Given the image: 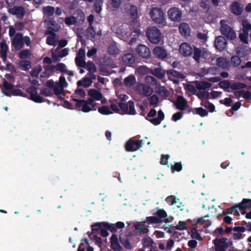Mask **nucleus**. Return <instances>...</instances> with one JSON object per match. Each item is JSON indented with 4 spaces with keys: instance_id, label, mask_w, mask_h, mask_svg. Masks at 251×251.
I'll return each instance as SVG.
<instances>
[{
    "instance_id": "obj_1",
    "label": "nucleus",
    "mask_w": 251,
    "mask_h": 251,
    "mask_svg": "<svg viewBox=\"0 0 251 251\" xmlns=\"http://www.w3.org/2000/svg\"><path fill=\"white\" fill-rule=\"evenodd\" d=\"M150 15L152 21L156 24L161 25L163 26L166 25L165 13L161 8L158 7L152 8L150 11Z\"/></svg>"
},
{
    "instance_id": "obj_2",
    "label": "nucleus",
    "mask_w": 251,
    "mask_h": 251,
    "mask_svg": "<svg viewBox=\"0 0 251 251\" xmlns=\"http://www.w3.org/2000/svg\"><path fill=\"white\" fill-rule=\"evenodd\" d=\"M220 32L222 35L227 39L233 40L236 38V34L233 29L227 24L226 20H221L220 22Z\"/></svg>"
},
{
    "instance_id": "obj_3",
    "label": "nucleus",
    "mask_w": 251,
    "mask_h": 251,
    "mask_svg": "<svg viewBox=\"0 0 251 251\" xmlns=\"http://www.w3.org/2000/svg\"><path fill=\"white\" fill-rule=\"evenodd\" d=\"M147 36L150 41L153 44H158L161 41L160 32L155 26H152L148 29Z\"/></svg>"
},
{
    "instance_id": "obj_4",
    "label": "nucleus",
    "mask_w": 251,
    "mask_h": 251,
    "mask_svg": "<svg viewBox=\"0 0 251 251\" xmlns=\"http://www.w3.org/2000/svg\"><path fill=\"white\" fill-rule=\"evenodd\" d=\"M213 243L216 247V251H226V249L232 245V242L226 238L215 239L213 241Z\"/></svg>"
},
{
    "instance_id": "obj_5",
    "label": "nucleus",
    "mask_w": 251,
    "mask_h": 251,
    "mask_svg": "<svg viewBox=\"0 0 251 251\" xmlns=\"http://www.w3.org/2000/svg\"><path fill=\"white\" fill-rule=\"evenodd\" d=\"M156 111L154 109L152 108L147 115L146 119L149 121L153 125H158L160 124L162 120H163L164 118V114L163 111L160 110L158 112V116L157 118L149 119V118L153 117L156 115Z\"/></svg>"
},
{
    "instance_id": "obj_6",
    "label": "nucleus",
    "mask_w": 251,
    "mask_h": 251,
    "mask_svg": "<svg viewBox=\"0 0 251 251\" xmlns=\"http://www.w3.org/2000/svg\"><path fill=\"white\" fill-rule=\"evenodd\" d=\"M133 33H134V35H133V37L131 38V39L129 41V44H131L135 41L136 37L138 36L140 33V30L136 29L131 33L129 29H126L119 33L120 38L125 41H127Z\"/></svg>"
},
{
    "instance_id": "obj_7",
    "label": "nucleus",
    "mask_w": 251,
    "mask_h": 251,
    "mask_svg": "<svg viewBox=\"0 0 251 251\" xmlns=\"http://www.w3.org/2000/svg\"><path fill=\"white\" fill-rule=\"evenodd\" d=\"M167 15L171 21L179 22L181 20L182 14L179 8L173 7L168 9Z\"/></svg>"
},
{
    "instance_id": "obj_8",
    "label": "nucleus",
    "mask_w": 251,
    "mask_h": 251,
    "mask_svg": "<svg viewBox=\"0 0 251 251\" xmlns=\"http://www.w3.org/2000/svg\"><path fill=\"white\" fill-rule=\"evenodd\" d=\"M26 91L30 94L29 99L35 102L42 103L44 101H46L47 100L49 103L50 102L49 100H44L43 98L38 94L37 88L34 86H30L27 88Z\"/></svg>"
},
{
    "instance_id": "obj_9",
    "label": "nucleus",
    "mask_w": 251,
    "mask_h": 251,
    "mask_svg": "<svg viewBox=\"0 0 251 251\" xmlns=\"http://www.w3.org/2000/svg\"><path fill=\"white\" fill-rule=\"evenodd\" d=\"M208 55V52L204 48H194L193 58L198 63L204 60Z\"/></svg>"
},
{
    "instance_id": "obj_10",
    "label": "nucleus",
    "mask_w": 251,
    "mask_h": 251,
    "mask_svg": "<svg viewBox=\"0 0 251 251\" xmlns=\"http://www.w3.org/2000/svg\"><path fill=\"white\" fill-rule=\"evenodd\" d=\"M11 45L16 50H19L24 48V42L22 33L20 32L16 33L11 41Z\"/></svg>"
},
{
    "instance_id": "obj_11",
    "label": "nucleus",
    "mask_w": 251,
    "mask_h": 251,
    "mask_svg": "<svg viewBox=\"0 0 251 251\" xmlns=\"http://www.w3.org/2000/svg\"><path fill=\"white\" fill-rule=\"evenodd\" d=\"M96 102L92 99L88 100H79V108L84 112H88L92 110H96Z\"/></svg>"
},
{
    "instance_id": "obj_12",
    "label": "nucleus",
    "mask_w": 251,
    "mask_h": 251,
    "mask_svg": "<svg viewBox=\"0 0 251 251\" xmlns=\"http://www.w3.org/2000/svg\"><path fill=\"white\" fill-rule=\"evenodd\" d=\"M179 53L183 57L191 56L194 52V49L188 43L184 42L181 43L179 47Z\"/></svg>"
},
{
    "instance_id": "obj_13",
    "label": "nucleus",
    "mask_w": 251,
    "mask_h": 251,
    "mask_svg": "<svg viewBox=\"0 0 251 251\" xmlns=\"http://www.w3.org/2000/svg\"><path fill=\"white\" fill-rule=\"evenodd\" d=\"M125 15L129 17L132 21H135L138 18V11L136 6L133 5H127L125 7V11L124 12Z\"/></svg>"
},
{
    "instance_id": "obj_14",
    "label": "nucleus",
    "mask_w": 251,
    "mask_h": 251,
    "mask_svg": "<svg viewBox=\"0 0 251 251\" xmlns=\"http://www.w3.org/2000/svg\"><path fill=\"white\" fill-rule=\"evenodd\" d=\"M8 12L13 15H16L17 18L21 20L23 19L25 14V9L22 6H14L13 7L9 8Z\"/></svg>"
},
{
    "instance_id": "obj_15",
    "label": "nucleus",
    "mask_w": 251,
    "mask_h": 251,
    "mask_svg": "<svg viewBox=\"0 0 251 251\" xmlns=\"http://www.w3.org/2000/svg\"><path fill=\"white\" fill-rule=\"evenodd\" d=\"M120 106L123 111V114L134 115L136 113L134 103L131 101H129L127 104H121Z\"/></svg>"
},
{
    "instance_id": "obj_16",
    "label": "nucleus",
    "mask_w": 251,
    "mask_h": 251,
    "mask_svg": "<svg viewBox=\"0 0 251 251\" xmlns=\"http://www.w3.org/2000/svg\"><path fill=\"white\" fill-rule=\"evenodd\" d=\"M142 146V140H129L127 142L126 150L127 151H134L139 150Z\"/></svg>"
},
{
    "instance_id": "obj_17",
    "label": "nucleus",
    "mask_w": 251,
    "mask_h": 251,
    "mask_svg": "<svg viewBox=\"0 0 251 251\" xmlns=\"http://www.w3.org/2000/svg\"><path fill=\"white\" fill-rule=\"evenodd\" d=\"M153 54L160 59L166 58L168 55L167 50L164 47L157 46L155 47L152 51Z\"/></svg>"
},
{
    "instance_id": "obj_18",
    "label": "nucleus",
    "mask_w": 251,
    "mask_h": 251,
    "mask_svg": "<svg viewBox=\"0 0 251 251\" xmlns=\"http://www.w3.org/2000/svg\"><path fill=\"white\" fill-rule=\"evenodd\" d=\"M69 49L65 48L62 50L56 51V49L54 51L51 52V56L54 62H58L60 60V58L64 57L68 54Z\"/></svg>"
},
{
    "instance_id": "obj_19",
    "label": "nucleus",
    "mask_w": 251,
    "mask_h": 251,
    "mask_svg": "<svg viewBox=\"0 0 251 251\" xmlns=\"http://www.w3.org/2000/svg\"><path fill=\"white\" fill-rule=\"evenodd\" d=\"M136 89L140 94L146 96H150L153 93V90L151 87L143 84L137 85Z\"/></svg>"
},
{
    "instance_id": "obj_20",
    "label": "nucleus",
    "mask_w": 251,
    "mask_h": 251,
    "mask_svg": "<svg viewBox=\"0 0 251 251\" xmlns=\"http://www.w3.org/2000/svg\"><path fill=\"white\" fill-rule=\"evenodd\" d=\"M136 52L139 55L144 58H148L151 55L149 49L143 45H140L137 47Z\"/></svg>"
},
{
    "instance_id": "obj_21",
    "label": "nucleus",
    "mask_w": 251,
    "mask_h": 251,
    "mask_svg": "<svg viewBox=\"0 0 251 251\" xmlns=\"http://www.w3.org/2000/svg\"><path fill=\"white\" fill-rule=\"evenodd\" d=\"M246 208H251V200L243 199L240 203L232 208L231 212L232 213H235L237 208L243 210Z\"/></svg>"
},
{
    "instance_id": "obj_22",
    "label": "nucleus",
    "mask_w": 251,
    "mask_h": 251,
    "mask_svg": "<svg viewBox=\"0 0 251 251\" xmlns=\"http://www.w3.org/2000/svg\"><path fill=\"white\" fill-rule=\"evenodd\" d=\"M215 46L220 50H223L226 46V39L222 36H218L215 41Z\"/></svg>"
},
{
    "instance_id": "obj_23",
    "label": "nucleus",
    "mask_w": 251,
    "mask_h": 251,
    "mask_svg": "<svg viewBox=\"0 0 251 251\" xmlns=\"http://www.w3.org/2000/svg\"><path fill=\"white\" fill-rule=\"evenodd\" d=\"M232 13L236 15H240L243 10V6L237 1L233 2L230 6Z\"/></svg>"
},
{
    "instance_id": "obj_24",
    "label": "nucleus",
    "mask_w": 251,
    "mask_h": 251,
    "mask_svg": "<svg viewBox=\"0 0 251 251\" xmlns=\"http://www.w3.org/2000/svg\"><path fill=\"white\" fill-rule=\"evenodd\" d=\"M88 94L90 98L89 99H92L94 101L100 100L102 97L101 93L94 89H90L88 92Z\"/></svg>"
},
{
    "instance_id": "obj_25",
    "label": "nucleus",
    "mask_w": 251,
    "mask_h": 251,
    "mask_svg": "<svg viewBox=\"0 0 251 251\" xmlns=\"http://www.w3.org/2000/svg\"><path fill=\"white\" fill-rule=\"evenodd\" d=\"M196 88L199 90H204L211 87L212 84L207 81H196L194 82Z\"/></svg>"
},
{
    "instance_id": "obj_26",
    "label": "nucleus",
    "mask_w": 251,
    "mask_h": 251,
    "mask_svg": "<svg viewBox=\"0 0 251 251\" xmlns=\"http://www.w3.org/2000/svg\"><path fill=\"white\" fill-rule=\"evenodd\" d=\"M217 64L219 67L223 69H228L230 66L229 61L224 57L218 58L217 59Z\"/></svg>"
},
{
    "instance_id": "obj_27",
    "label": "nucleus",
    "mask_w": 251,
    "mask_h": 251,
    "mask_svg": "<svg viewBox=\"0 0 251 251\" xmlns=\"http://www.w3.org/2000/svg\"><path fill=\"white\" fill-rule=\"evenodd\" d=\"M176 105V107L180 110L184 109L187 106L186 100L181 96L177 97Z\"/></svg>"
},
{
    "instance_id": "obj_28",
    "label": "nucleus",
    "mask_w": 251,
    "mask_h": 251,
    "mask_svg": "<svg viewBox=\"0 0 251 251\" xmlns=\"http://www.w3.org/2000/svg\"><path fill=\"white\" fill-rule=\"evenodd\" d=\"M179 30L182 35L184 36H187L190 33L189 26L187 24L182 23L180 24L179 26Z\"/></svg>"
},
{
    "instance_id": "obj_29",
    "label": "nucleus",
    "mask_w": 251,
    "mask_h": 251,
    "mask_svg": "<svg viewBox=\"0 0 251 251\" xmlns=\"http://www.w3.org/2000/svg\"><path fill=\"white\" fill-rule=\"evenodd\" d=\"M155 92L159 94L161 97L166 98L169 95L168 90L164 86L157 85L155 88Z\"/></svg>"
},
{
    "instance_id": "obj_30",
    "label": "nucleus",
    "mask_w": 251,
    "mask_h": 251,
    "mask_svg": "<svg viewBox=\"0 0 251 251\" xmlns=\"http://www.w3.org/2000/svg\"><path fill=\"white\" fill-rule=\"evenodd\" d=\"M135 226L136 229L138 230L140 232L146 233L148 231L146 221L137 223Z\"/></svg>"
},
{
    "instance_id": "obj_31",
    "label": "nucleus",
    "mask_w": 251,
    "mask_h": 251,
    "mask_svg": "<svg viewBox=\"0 0 251 251\" xmlns=\"http://www.w3.org/2000/svg\"><path fill=\"white\" fill-rule=\"evenodd\" d=\"M111 246L115 251H119L121 249V247L118 242V237L115 234L112 235L111 238Z\"/></svg>"
},
{
    "instance_id": "obj_32",
    "label": "nucleus",
    "mask_w": 251,
    "mask_h": 251,
    "mask_svg": "<svg viewBox=\"0 0 251 251\" xmlns=\"http://www.w3.org/2000/svg\"><path fill=\"white\" fill-rule=\"evenodd\" d=\"M208 217L209 215H207L201 219H200L197 222V224L202 225L204 227L209 226L211 225V222L209 219H208Z\"/></svg>"
},
{
    "instance_id": "obj_33",
    "label": "nucleus",
    "mask_w": 251,
    "mask_h": 251,
    "mask_svg": "<svg viewBox=\"0 0 251 251\" xmlns=\"http://www.w3.org/2000/svg\"><path fill=\"white\" fill-rule=\"evenodd\" d=\"M19 64V68L23 71H26L31 68V62L28 60H21Z\"/></svg>"
},
{
    "instance_id": "obj_34",
    "label": "nucleus",
    "mask_w": 251,
    "mask_h": 251,
    "mask_svg": "<svg viewBox=\"0 0 251 251\" xmlns=\"http://www.w3.org/2000/svg\"><path fill=\"white\" fill-rule=\"evenodd\" d=\"M123 62L127 65L133 64L135 61L133 55L131 53H127L123 57Z\"/></svg>"
},
{
    "instance_id": "obj_35",
    "label": "nucleus",
    "mask_w": 251,
    "mask_h": 251,
    "mask_svg": "<svg viewBox=\"0 0 251 251\" xmlns=\"http://www.w3.org/2000/svg\"><path fill=\"white\" fill-rule=\"evenodd\" d=\"M108 52L112 55L118 54L120 52L119 49L117 48L115 42L111 43L108 48Z\"/></svg>"
},
{
    "instance_id": "obj_36",
    "label": "nucleus",
    "mask_w": 251,
    "mask_h": 251,
    "mask_svg": "<svg viewBox=\"0 0 251 251\" xmlns=\"http://www.w3.org/2000/svg\"><path fill=\"white\" fill-rule=\"evenodd\" d=\"M151 73L158 78L163 77L165 74V71L160 68L151 70Z\"/></svg>"
},
{
    "instance_id": "obj_37",
    "label": "nucleus",
    "mask_w": 251,
    "mask_h": 251,
    "mask_svg": "<svg viewBox=\"0 0 251 251\" xmlns=\"http://www.w3.org/2000/svg\"><path fill=\"white\" fill-rule=\"evenodd\" d=\"M79 251H93V249L89 246L87 240H81V245H79Z\"/></svg>"
},
{
    "instance_id": "obj_38",
    "label": "nucleus",
    "mask_w": 251,
    "mask_h": 251,
    "mask_svg": "<svg viewBox=\"0 0 251 251\" xmlns=\"http://www.w3.org/2000/svg\"><path fill=\"white\" fill-rule=\"evenodd\" d=\"M43 12L47 17H51L55 12V8L51 6H48L43 8Z\"/></svg>"
},
{
    "instance_id": "obj_39",
    "label": "nucleus",
    "mask_w": 251,
    "mask_h": 251,
    "mask_svg": "<svg viewBox=\"0 0 251 251\" xmlns=\"http://www.w3.org/2000/svg\"><path fill=\"white\" fill-rule=\"evenodd\" d=\"M136 82V78L133 75H129L124 80L125 84L127 87H131Z\"/></svg>"
},
{
    "instance_id": "obj_40",
    "label": "nucleus",
    "mask_w": 251,
    "mask_h": 251,
    "mask_svg": "<svg viewBox=\"0 0 251 251\" xmlns=\"http://www.w3.org/2000/svg\"><path fill=\"white\" fill-rule=\"evenodd\" d=\"M163 220L156 216H151L147 217L146 222L148 224H159L163 222Z\"/></svg>"
},
{
    "instance_id": "obj_41",
    "label": "nucleus",
    "mask_w": 251,
    "mask_h": 251,
    "mask_svg": "<svg viewBox=\"0 0 251 251\" xmlns=\"http://www.w3.org/2000/svg\"><path fill=\"white\" fill-rule=\"evenodd\" d=\"M150 102V105L153 107H156L159 102V98L155 94L152 95L148 99Z\"/></svg>"
},
{
    "instance_id": "obj_42",
    "label": "nucleus",
    "mask_w": 251,
    "mask_h": 251,
    "mask_svg": "<svg viewBox=\"0 0 251 251\" xmlns=\"http://www.w3.org/2000/svg\"><path fill=\"white\" fill-rule=\"evenodd\" d=\"M136 71L141 75H144L151 73V70L145 66H141L137 68Z\"/></svg>"
},
{
    "instance_id": "obj_43",
    "label": "nucleus",
    "mask_w": 251,
    "mask_h": 251,
    "mask_svg": "<svg viewBox=\"0 0 251 251\" xmlns=\"http://www.w3.org/2000/svg\"><path fill=\"white\" fill-rule=\"evenodd\" d=\"M201 104L204 107L209 109L210 112H213L215 111V106L212 103L209 102L206 100H202L201 102Z\"/></svg>"
},
{
    "instance_id": "obj_44",
    "label": "nucleus",
    "mask_w": 251,
    "mask_h": 251,
    "mask_svg": "<svg viewBox=\"0 0 251 251\" xmlns=\"http://www.w3.org/2000/svg\"><path fill=\"white\" fill-rule=\"evenodd\" d=\"M241 25L243 26L242 31L248 32L251 30V24L247 20H243L241 21Z\"/></svg>"
},
{
    "instance_id": "obj_45",
    "label": "nucleus",
    "mask_w": 251,
    "mask_h": 251,
    "mask_svg": "<svg viewBox=\"0 0 251 251\" xmlns=\"http://www.w3.org/2000/svg\"><path fill=\"white\" fill-rule=\"evenodd\" d=\"M30 51L28 49L22 50L19 54V57L21 59H25L30 57Z\"/></svg>"
},
{
    "instance_id": "obj_46",
    "label": "nucleus",
    "mask_w": 251,
    "mask_h": 251,
    "mask_svg": "<svg viewBox=\"0 0 251 251\" xmlns=\"http://www.w3.org/2000/svg\"><path fill=\"white\" fill-rule=\"evenodd\" d=\"M201 71V75H202V76L206 75L208 74H210L212 75H216V74H217V72H218L217 69L215 68H209L208 69H202Z\"/></svg>"
},
{
    "instance_id": "obj_47",
    "label": "nucleus",
    "mask_w": 251,
    "mask_h": 251,
    "mask_svg": "<svg viewBox=\"0 0 251 251\" xmlns=\"http://www.w3.org/2000/svg\"><path fill=\"white\" fill-rule=\"evenodd\" d=\"M157 215L159 217L158 218H160L161 220H162L163 219L166 222V223L168 222V219L166 218L167 216V214L165 211H164L163 209H159L156 212Z\"/></svg>"
},
{
    "instance_id": "obj_48",
    "label": "nucleus",
    "mask_w": 251,
    "mask_h": 251,
    "mask_svg": "<svg viewBox=\"0 0 251 251\" xmlns=\"http://www.w3.org/2000/svg\"><path fill=\"white\" fill-rule=\"evenodd\" d=\"M188 225L183 221H179L175 226V228L178 230H183L187 228Z\"/></svg>"
},
{
    "instance_id": "obj_49",
    "label": "nucleus",
    "mask_w": 251,
    "mask_h": 251,
    "mask_svg": "<svg viewBox=\"0 0 251 251\" xmlns=\"http://www.w3.org/2000/svg\"><path fill=\"white\" fill-rule=\"evenodd\" d=\"M121 104H124V103H119L118 105L116 103H112L110 105L111 108L114 112L123 114V111L121 110L120 106V105Z\"/></svg>"
},
{
    "instance_id": "obj_50",
    "label": "nucleus",
    "mask_w": 251,
    "mask_h": 251,
    "mask_svg": "<svg viewBox=\"0 0 251 251\" xmlns=\"http://www.w3.org/2000/svg\"><path fill=\"white\" fill-rule=\"evenodd\" d=\"M98 111L100 113L103 115H108L112 113L109 108L106 106H103L99 108Z\"/></svg>"
},
{
    "instance_id": "obj_51",
    "label": "nucleus",
    "mask_w": 251,
    "mask_h": 251,
    "mask_svg": "<svg viewBox=\"0 0 251 251\" xmlns=\"http://www.w3.org/2000/svg\"><path fill=\"white\" fill-rule=\"evenodd\" d=\"M65 86H62L58 85L57 86H55L54 88L53 89L54 90V93L56 96H59V95L63 94L64 91V88Z\"/></svg>"
},
{
    "instance_id": "obj_52",
    "label": "nucleus",
    "mask_w": 251,
    "mask_h": 251,
    "mask_svg": "<svg viewBox=\"0 0 251 251\" xmlns=\"http://www.w3.org/2000/svg\"><path fill=\"white\" fill-rule=\"evenodd\" d=\"M92 82L91 79L89 77H85L81 81H79V85H83L84 87L89 86Z\"/></svg>"
},
{
    "instance_id": "obj_53",
    "label": "nucleus",
    "mask_w": 251,
    "mask_h": 251,
    "mask_svg": "<svg viewBox=\"0 0 251 251\" xmlns=\"http://www.w3.org/2000/svg\"><path fill=\"white\" fill-rule=\"evenodd\" d=\"M42 69L41 66L34 68L30 72V75L32 77H38L39 73L41 72Z\"/></svg>"
},
{
    "instance_id": "obj_54",
    "label": "nucleus",
    "mask_w": 251,
    "mask_h": 251,
    "mask_svg": "<svg viewBox=\"0 0 251 251\" xmlns=\"http://www.w3.org/2000/svg\"><path fill=\"white\" fill-rule=\"evenodd\" d=\"M241 62L240 58L237 56L234 55L231 58V64L233 66L236 67L239 66Z\"/></svg>"
},
{
    "instance_id": "obj_55",
    "label": "nucleus",
    "mask_w": 251,
    "mask_h": 251,
    "mask_svg": "<svg viewBox=\"0 0 251 251\" xmlns=\"http://www.w3.org/2000/svg\"><path fill=\"white\" fill-rule=\"evenodd\" d=\"M191 236L193 239L199 241L202 240L203 239L200 234L195 229L192 230Z\"/></svg>"
},
{
    "instance_id": "obj_56",
    "label": "nucleus",
    "mask_w": 251,
    "mask_h": 251,
    "mask_svg": "<svg viewBox=\"0 0 251 251\" xmlns=\"http://www.w3.org/2000/svg\"><path fill=\"white\" fill-rule=\"evenodd\" d=\"M219 85L221 88L224 89H226L229 87L231 88V84L230 82L227 80L220 81L219 83Z\"/></svg>"
},
{
    "instance_id": "obj_57",
    "label": "nucleus",
    "mask_w": 251,
    "mask_h": 251,
    "mask_svg": "<svg viewBox=\"0 0 251 251\" xmlns=\"http://www.w3.org/2000/svg\"><path fill=\"white\" fill-rule=\"evenodd\" d=\"M11 94L13 96H21L23 97H26V94H25L20 89H13L11 91Z\"/></svg>"
},
{
    "instance_id": "obj_58",
    "label": "nucleus",
    "mask_w": 251,
    "mask_h": 251,
    "mask_svg": "<svg viewBox=\"0 0 251 251\" xmlns=\"http://www.w3.org/2000/svg\"><path fill=\"white\" fill-rule=\"evenodd\" d=\"M196 112L197 114L201 117H205L207 115V112L201 107H198L195 108Z\"/></svg>"
},
{
    "instance_id": "obj_59",
    "label": "nucleus",
    "mask_w": 251,
    "mask_h": 251,
    "mask_svg": "<svg viewBox=\"0 0 251 251\" xmlns=\"http://www.w3.org/2000/svg\"><path fill=\"white\" fill-rule=\"evenodd\" d=\"M76 22V18L74 17H66L65 19V23L68 25L75 24Z\"/></svg>"
},
{
    "instance_id": "obj_60",
    "label": "nucleus",
    "mask_w": 251,
    "mask_h": 251,
    "mask_svg": "<svg viewBox=\"0 0 251 251\" xmlns=\"http://www.w3.org/2000/svg\"><path fill=\"white\" fill-rule=\"evenodd\" d=\"M246 85L242 83H234L231 85V88L233 90H239L246 87Z\"/></svg>"
},
{
    "instance_id": "obj_61",
    "label": "nucleus",
    "mask_w": 251,
    "mask_h": 251,
    "mask_svg": "<svg viewBox=\"0 0 251 251\" xmlns=\"http://www.w3.org/2000/svg\"><path fill=\"white\" fill-rule=\"evenodd\" d=\"M56 69L62 73L67 72L66 66L63 63H58L56 65Z\"/></svg>"
},
{
    "instance_id": "obj_62",
    "label": "nucleus",
    "mask_w": 251,
    "mask_h": 251,
    "mask_svg": "<svg viewBox=\"0 0 251 251\" xmlns=\"http://www.w3.org/2000/svg\"><path fill=\"white\" fill-rule=\"evenodd\" d=\"M167 73L169 75H171L172 76H174L178 78H182L183 75L181 74H180L179 72L175 71V70H168L167 72Z\"/></svg>"
},
{
    "instance_id": "obj_63",
    "label": "nucleus",
    "mask_w": 251,
    "mask_h": 251,
    "mask_svg": "<svg viewBox=\"0 0 251 251\" xmlns=\"http://www.w3.org/2000/svg\"><path fill=\"white\" fill-rule=\"evenodd\" d=\"M249 36V33L243 32L242 31V33H240L239 35V38L240 40L244 42L245 44L248 43V38Z\"/></svg>"
},
{
    "instance_id": "obj_64",
    "label": "nucleus",
    "mask_w": 251,
    "mask_h": 251,
    "mask_svg": "<svg viewBox=\"0 0 251 251\" xmlns=\"http://www.w3.org/2000/svg\"><path fill=\"white\" fill-rule=\"evenodd\" d=\"M142 243L145 247H148L151 245L152 240L149 237L145 238L142 240Z\"/></svg>"
}]
</instances>
